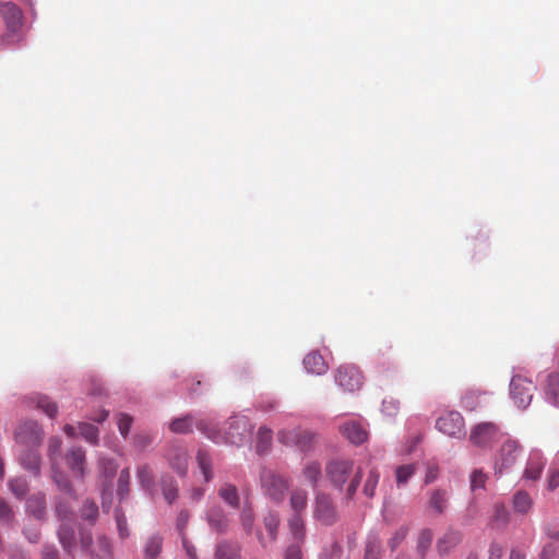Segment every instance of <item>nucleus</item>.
<instances>
[{
	"instance_id": "obj_1",
	"label": "nucleus",
	"mask_w": 559,
	"mask_h": 559,
	"mask_svg": "<svg viewBox=\"0 0 559 559\" xmlns=\"http://www.w3.org/2000/svg\"><path fill=\"white\" fill-rule=\"evenodd\" d=\"M325 477L333 488L352 499L360 485L362 473L360 468L355 469L353 460L337 457L326 463Z\"/></svg>"
},
{
	"instance_id": "obj_2",
	"label": "nucleus",
	"mask_w": 559,
	"mask_h": 559,
	"mask_svg": "<svg viewBox=\"0 0 559 559\" xmlns=\"http://www.w3.org/2000/svg\"><path fill=\"white\" fill-rule=\"evenodd\" d=\"M197 427L213 442H225L236 447L246 444L251 440L252 436V425L248 417L243 415L230 417L227 423V428L224 432H221L214 426L207 424L204 420H200L197 424Z\"/></svg>"
},
{
	"instance_id": "obj_3",
	"label": "nucleus",
	"mask_w": 559,
	"mask_h": 559,
	"mask_svg": "<svg viewBox=\"0 0 559 559\" xmlns=\"http://www.w3.org/2000/svg\"><path fill=\"white\" fill-rule=\"evenodd\" d=\"M260 487L264 496L280 503L289 488V480L272 468L263 466L260 471Z\"/></svg>"
},
{
	"instance_id": "obj_4",
	"label": "nucleus",
	"mask_w": 559,
	"mask_h": 559,
	"mask_svg": "<svg viewBox=\"0 0 559 559\" xmlns=\"http://www.w3.org/2000/svg\"><path fill=\"white\" fill-rule=\"evenodd\" d=\"M504 437L501 428L495 423H479L469 432L468 440L472 445L480 449H490L495 443Z\"/></svg>"
},
{
	"instance_id": "obj_5",
	"label": "nucleus",
	"mask_w": 559,
	"mask_h": 559,
	"mask_svg": "<svg viewBox=\"0 0 559 559\" xmlns=\"http://www.w3.org/2000/svg\"><path fill=\"white\" fill-rule=\"evenodd\" d=\"M534 391L535 385L533 382L526 377L515 372V369H513V374L509 384V393L511 400L519 409H525L530 406Z\"/></svg>"
},
{
	"instance_id": "obj_6",
	"label": "nucleus",
	"mask_w": 559,
	"mask_h": 559,
	"mask_svg": "<svg viewBox=\"0 0 559 559\" xmlns=\"http://www.w3.org/2000/svg\"><path fill=\"white\" fill-rule=\"evenodd\" d=\"M56 514L59 521L61 522L58 528L59 542L62 545L63 549L71 554L73 547L75 546L74 530L71 526V522L73 520V512L66 502L58 501L56 506Z\"/></svg>"
},
{
	"instance_id": "obj_7",
	"label": "nucleus",
	"mask_w": 559,
	"mask_h": 559,
	"mask_svg": "<svg viewBox=\"0 0 559 559\" xmlns=\"http://www.w3.org/2000/svg\"><path fill=\"white\" fill-rule=\"evenodd\" d=\"M521 452L522 448L516 440L510 437L502 439V444L495 456V474L499 476L511 468L515 464Z\"/></svg>"
},
{
	"instance_id": "obj_8",
	"label": "nucleus",
	"mask_w": 559,
	"mask_h": 559,
	"mask_svg": "<svg viewBox=\"0 0 559 559\" xmlns=\"http://www.w3.org/2000/svg\"><path fill=\"white\" fill-rule=\"evenodd\" d=\"M436 428L450 438L461 439L466 435L463 416L456 411H447L436 420Z\"/></svg>"
},
{
	"instance_id": "obj_9",
	"label": "nucleus",
	"mask_w": 559,
	"mask_h": 559,
	"mask_svg": "<svg viewBox=\"0 0 559 559\" xmlns=\"http://www.w3.org/2000/svg\"><path fill=\"white\" fill-rule=\"evenodd\" d=\"M313 519L328 526L336 522V510L328 493L317 492L313 502Z\"/></svg>"
},
{
	"instance_id": "obj_10",
	"label": "nucleus",
	"mask_w": 559,
	"mask_h": 559,
	"mask_svg": "<svg viewBox=\"0 0 559 559\" xmlns=\"http://www.w3.org/2000/svg\"><path fill=\"white\" fill-rule=\"evenodd\" d=\"M335 383L346 392L359 390L362 385L361 372L352 365H344L335 372Z\"/></svg>"
},
{
	"instance_id": "obj_11",
	"label": "nucleus",
	"mask_w": 559,
	"mask_h": 559,
	"mask_svg": "<svg viewBox=\"0 0 559 559\" xmlns=\"http://www.w3.org/2000/svg\"><path fill=\"white\" fill-rule=\"evenodd\" d=\"M338 429L342 436L353 444L359 445L368 440V425L361 418L348 419L341 424Z\"/></svg>"
},
{
	"instance_id": "obj_12",
	"label": "nucleus",
	"mask_w": 559,
	"mask_h": 559,
	"mask_svg": "<svg viewBox=\"0 0 559 559\" xmlns=\"http://www.w3.org/2000/svg\"><path fill=\"white\" fill-rule=\"evenodd\" d=\"M43 439V429L36 421L21 424L15 432V440L24 447L39 445Z\"/></svg>"
},
{
	"instance_id": "obj_13",
	"label": "nucleus",
	"mask_w": 559,
	"mask_h": 559,
	"mask_svg": "<svg viewBox=\"0 0 559 559\" xmlns=\"http://www.w3.org/2000/svg\"><path fill=\"white\" fill-rule=\"evenodd\" d=\"M62 441L59 437H52L49 439L48 455L52 461V478L57 486L64 492L71 495V487L69 481L57 471L53 461L60 454Z\"/></svg>"
},
{
	"instance_id": "obj_14",
	"label": "nucleus",
	"mask_w": 559,
	"mask_h": 559,
	"mask_svg": "<svg viewBox=\"0 0 559 559\" xmlns=\"http://www.w3.org/2000/svg\"><path fill=\"white\" fill-rule=\"evenodd\" d=\"M546 460L540 450H532L530 452L525 469L523 472V478L526 480H537L540 478L543 469L545 467Z\"/></svg>"
},
{
	"instance_id": "obj_15",
	"label": "nucleus",
	"mask_w": 559,
	"mask_h": 559,
	"mask_svg": "<svg viewBox=\"0 0 559 559\" xmlns=\"http://www.w3.org/2000/svg\"><path fill=\"white\" fill-rule=\"evenodd\" d=\"M0 13L5 22L8 31L12 34L19 32L22 25V11L12 2L0 4Z\"/></svg>"
},
{
	"instance_id": "obj_16",
	"label": "nucleus",
	"mask_w": 559,
	"mask_h": 559,
	"mask_svg": "<svg viewBox=\"0 0 559 559\" xmlns=\"http://www.w3.org/2000/svg\"><path fill=\"white\" fill-rule=\"evenodd\" d=\"M66 461L75 477L83 478L85 476V451L82 448H71L66 455Z\"/></svg>"
},
{
	"instance_id": "obj_17",
	"label": "nucleus",
	"mask_w": 559,
	"mask_h": 559,
	"mask_svg": "<svg viewBox=\"0 0 559 559\" xmlns=\"http://www.w3.org/2000/svg\"><path fill=\"white\" fill-rule=\"evenodd\" d=\"M168 462L170 467L181 477H185L188 473V452L181 447L173 448L168 455Z\"/></svg>"
},
{
	"instance_id": "obj_18",
	"label": "nucleus",
	"mask_w": 559,
	"mask_h": 559,
	"mask_svg": "<svg viewBox=\"0 0 559 559\" xmlns=\"http://www.w3.org/2000/svg\"><path fill=\"white\" fill-rule=\"evenodd\" d=\"M205 518L211 530L216 533H224L228 527V518L219 506L211 507Z\"/></svg>"
},
{
	"instance_id": "obj_19",
	"label": "nucleus",
	"mask_w": 559,
	"mask_h": 559,
	"mask_svg": "<svg viewBox=\"0 0 559 559\" xmlns=\"http://www.w3.org/2000/svg\"><path fill=\"white\" fill-rule=\"evenodd\" d=\"M304 367L308 373L318 376L325 373L328 370V365L318 352H312L305 357Z\"/></svg>"
},
{
	"instance_id": "obj_20",
	"label": "nucleus",
	"mask_w": 559,
	"mask_h": 559,
	"mask_svg": "<svg viewBox=\"0 0 559 559\" xmlns=\"http://www.w3.org/2000/svg\"><path fill=\"white\" fill-rule=\"evenodd\" d=\"M31 404L45 413L48 417L53 418L58 413V406L48 396L41 394H33L28 397Z\"/></svg>"
},
{
	"instance_id": "obj_21",
	"label": "nucleus",
	"mask_w": 559,
	"mask_h": 559,
	"mask_svg": "<svg viewBox=\"0 0 559 559\" xmlns=\"http://www.w3.org/2000/svg\"><path fill=\"white\" fill-rule=\"evenodd\" d=\"M219 498L233 509L240 507V497L238 489L231 483H223L218 489Z\"/></svg>"
},
{
	"instance_id": "obj_22",
	"label": "nucleus",
	"mask_w": 559,
	"mask_h": 559,
	"mask_svg": "<svg viewBox=\"0 0 559 559\" xmlns=\"http://www.w3.org/2000/svg\"><path fill=\"white\" fill-rule=\"evenodd\" d=\"M289 534L295 542L294 544H302L306 537L305 522L301 514H293L288 520Z\"/></svg>"
},
{
	"instance_id": "obj_23",
	"label": "nucleus",
	"mask_w": 559,
	"mask_h": 559,
	"mask_svg": "<svg viewBox=\"0 0 559 559\" xmlns=\"http://www.w3.org/2000/svg\"><path fill=\"white\" fill-rule=\"evenodd\" d=\"M163 537L159 534L150 536L143 548V559H159L163 549Z\"/></svg>"
},
{
	"instance_id": "obj_24",
	"label": "nucleus",
	"mask_w": 559,
	"mask_h": 559,
	"mask_svg": "<svg viewBox=\"0 0 559 559\" xmlns=\"http://www.w3.org/2000/svg\"><path fill=\"white\" fill-rule=\"evenodd\" d=\"M308 504V492L302 488H295L289 496V507L293 514H301Z\"/></svg>"
},
{
	"instance_id": "obj_25",
	"label": "nucleus",
	"mask_w": 559,
	"mask_h": 559,
	"mask_svg": "<svg viewBox=\"0 0 559 559\" xmlns=\"http://www.w3.org/2000/svg\"><path fill=\"white\" fill-rule=\"evenodd\" d=\"M197 463L203 475L204 481L210 483L214 478L213 461L211 455L206 451L200 449L197 453Z\"/></svg>"
},
{
	"instance_id": "obj_26",
	"label": "nucleus",
	"mask_w": 559,
	"mask_h": 559,
	"mask_svg": "<svg viewBox=\"0 0 559 559\" xmlns=\"http://www.w3.org/2000/svg\"><path fill=\"white\" fill-rule=\"evenodd\" d=\"M545 400L554 406H559V372L548 376Z\"/></svg>"
},
{
	"instance_id": "obj_27",
	"label": "nucleus",
	"mask_w": 559,
	"mask_h": 559,
	"mask_svg": "<svg viewBox=\"0 0 559 559\" xmlns=\"http://www.w3.org/2000/svg\"><path fill=\"white\" fill-rule=\"evenodd\" d=\"M26 511L38 520H41L46 513L45 496L34 495L26 502Z\"/></svg>"
},
{
	"instance_id": "obj_28",
	"label": "nucleus",
	"mask_w": 559,
	"mask_h": 559,
	"mask_svg": "<svg viewBox=\"0 0 559 559\" xmlns=\"http://www.w3.org/2000/svg\"><path fill=\"white\" fill-rule=\"evenodd\" d=\"M461 542V534L456 531H448L444 535L438 540L437 549L440 555L448 554L451 549H453Z\"/></svg>"
},
{
	"instance_id": "obj_29",
	"label": "nucleus",
	"mask_w": 559,
	"mask_h": 559,
	"mask_svg": "<svg viewBox=\"0 0 559 559\" xmlns=\"http://www.w3.org/2000/svg\"><path fill=\"white\" fill-rule=\"evenodd\" d=\"M302 476L312 487L318 485L322 476L321 464L317 461H308L302 467Z\"/></svg>"
},
{
	"instance_id": "obj_30",
	"label": "nucleus",
	"mask_w": 559,
	"mask_h": 559,
	"mask_svg": "<svg viewBox=\"0 0 559 559\" xmlns=\"http://www.w3.org/2000/svg\"><path fill=\"white\" fill-rule=\"evenodd\" d=\"M21 464L33 474L38 475L40 471V457L35 450H27L20 455Z\"/></svg>"
},
{
	"instance_id": "obj_31",
	"label": "nucleus",
	"mask_w": 559,
	"mask_h": 559,
	"mask_svg": "<svg viewBox=\"0 0 559 559\" xmlns=\"http://www.w3.org/2000/svg\"><path fill=\"white\" fill-rule=\"evenodd\" d=\"M273 431L267 427H260L257 436L255 449L259 454L266 453L272 444Z\"/></svg>"
},
{
	"instance_id": "obj_32",
	"label": "nucleus",
	"mask_w": 559,
	"mask_h": 559,
	"mask_svg": "<svg viewBox=\"0 0 559 559\" xmlns=\"http://www.w3.org/2000/svg\"><path fill=\"white\" fill-rule=\"evenodd\" d=\"M448 492L442 489H436L430 492L429 506L438 514H441L447 509Z\"/></svg>"
},
{
	"instance_id": "obj_33",
	"label": "nucleus",
	"mask_w": 559,
	"mask_h": 559,
	"mask_svg": "<svg viewBox=\"0 0 559 559\" xmlns=\"http://www.w3.org/2000/svg\"><path fill=\"white\" fill-rule=\"evenodd\" d=\"M532 507H533V499L526 491L519 490L514 493L513 509L515 512L525 514L532 509Z\"/></svg>"
},
{
	"instance_id": "obj_34",
	"label": "nucleus",
	"mask_w": 559,
	"mask_h": 559,
	"mask_svg": "<svg viewBox=\"0 0 559 559\" xmlns=\"http://www.w3.org/2000/svg\"><path fill=\"white\" fill-rule=\"evenodd\" d=\"M162 490L164 498L169 504L177 499L178 486L173 477L164 476L162 478Z\"/></svg>"
},
{
	"instance_id": "obj_35",
	"label": "nucleus",
	"mask_w": 559,
	"mask_h": 559,
	"mask_svg": "<svg viewBox=\"0 0 559 559\" xmlns=\"http://www.w3.org/2000/svg\"><path fill=\"white\" fill-rule=\"evenodd\" d=\"M381 555V540L376 534H371L368 537L365 559H380Z\"/></svg>"
},
{
	"instance_id": "obj_36",
	"label": "nucleus",
	"mask_w": 559,
	"mask_h": 559,
	"mask_svg": "<svg viewBox=\"0 0 559 559\" xmlns=\"http://www.w3.org/2000/svg\"><path fill=\"white\" fill-rule=\"evenodd\" d=\"M300 430V427L280 429L277 432V440L286 447L295 448L294 441L298 438Z\"/></svg>"
},
{
	"instance_id": "obj_37",
	"label": "nucleus",
	"mask_w": 559,
	"mask_h": 559,
	"mask_svg": "<svg viewBox=\"0 0 559 559\" xmlns=\"http://www.w3.org/2000/svg\"><path fill=\"white\" fill-rule=\"evenodd\" d=\"M559 487V451L556 453L548 472L547 489L552 491Z\"/></svg>"
},
{
	"instance_id": "obj_38",
	"label": "nucleus",
	"mask_w": 559,
	"mask_h": 559,
	"mask_svg": "<svg viewBox=\"0 0 559 559\" xmlns=\"http://www.w3.org/2000/svg\"><path fill=\"white\" fill-rule=\"evenodd\" d=\"M313 440L314 433L308 429L301 428L298 438L294 441L295 448L302 452H307L311 449Z\"/></svg>"
},
{
	"instance_id": "obj_39",
	"label": "nucleus",
	"mask_w": 559,
	"mask_h": 559,
	"mask_svg": "<svg viewBox=\"0 0 559 559\" xmlns=\"http://www.w3.org/2000/svg\"><path fill=\"white\" fill-rule=\"evenodd\" d=\"M80 435L82 438L91 443L97 444L98 442V428L88 423H80L79 424Z\"/></svg>"
},
{
	"instance_id": "obj_40",
	"label": "nucleus",
	"mask_w": 559,
	"mask_h": 559,
	"mask_svg": "<svg viewBox=\"0 0 559 559\" xmlns=\"http://www.w3.org/2000/svg\"><path fill=\"white\" fill-rule=\"evenodd\" d=\"M136 478L142 488L153 491L154 480L147 465L140 466L136 471Z\"/></svg>"
},
{
	"instance_id": "obj_41",
	"label": "nucleus",
	"mask_w": 559,
	"mask_h": 559,
	"mask_svg": "<svg viewBox=\"0 0 559 559\" xmlns=\"http://www.w3.org/2000/svg\"><path fill=\"white\" fill-rule=\"evenodd\" d=\"M193 420L191 416H185L174 419L169 424V428L176 433H187L192 430Z\"/></svg>"
},
{
	"instance_id": "obj_42",
	"label": "nucleus",
	"mask_w": 559,
	"mask_h": 559,
	"mask_svg": "<svg viewBox=\"0 0 559 559\" xmlns=\"http://www.w3.org/2000/svg\"><path fill=\"white\" fill-rule=\"evenodd\" d=\"M488 476L483 469H474L469 475V486L473 492L484 490Z\"/></svg>"
},
{
	"instance_id": "obj_43",
	"label": "nucleus",
	"mask_w": 559,
	"mask_h": 559,
	"mask_svg": "<svg viewBox=\"0 0 559 559\" xmlns=\"http://www.w3.org/2000/svg\"><path fill=\"white\" fill-rule=\"evenodd\" d=\"M98 550L92 551L93 559H111V549L108 538L102 536L97 539L96 544Z\"/></svg>"
},
{
	"instance_id": "obj_44",
	"label": "nucleus",
	"mask_w": 559,
	"mask_h": 559,
	"mask_svg": "<svg viewBox=\"0 0 559 559\" xmlns=\"http://www.w3.org/2000/svg\"><path fill=\"white\" fill-rule=\"evenodd\" d=\"M415 464H406L399 466L395 471L397 486L406 485L408 479L415 474Z\"/></svg>"
},
{
	"instance_id": "obj_45",
	"label": "nucleus",
	"mask_w": 559,
	"mask_h": 559,
	"mask_svg": "<svg viewBox=\"0 0 559 559\" xmlns=\"http://www.w3.org/2000/svg\"><path fill=\"white\" fill-rule=\"evenodd\" d=\"M432 542V532L428 528L423 530L418 536L417 542V557L424 558L425 551L430 547Z\"/></svg>"
},
{
	"instance_id": "obj_46",
	"label": "nucleus",
	"mask_w": 559,
	"mask_h": 559,
	"mask_svg": "<svg viewBox=\"0 0 559 559\" xmlns=\"http://www.w3.org/2000/svg\"><path fill=\"white\" fill-rule=\"evenodd\" d=\"M379 478H380V475L377 469L372 468L369 471L368 477H367L364 488H362L365 496H367L369 498L374 496L376 488L379 483Z\"/></svg>"
},
{
	"instance_id": "obj_47",
	"label": "nucleus",
	"mask_w": 559,
	"mask_h": 559,
	"mask_svg": "<svg viewBox=\"0 0 559 559\" xmlns=\"http://www.w3.org/2000/svg\"><path fill=\"white\" fill-rule=\"evenodd\" d=\"M241 525L247 533H251L253 523H254V514L251 504L246 501L240 514Z\"/></svg>"
},
{
	"instance_id": "obj_48",
	"label": "nucleus",
	"mask_w": 559,
	"mask_h": 559,
	"mask_svg": "<svg viewBox=\"0 0 559 559\" xmlns=\"http://www.w3.org/2000/svg\"><path fill=\"white\" fill-rule=\"evenodd\" d=\"M129 483H130V472L128 468H124L120 472L118 479V488L117 495L119 500H123L129 493Z\"/></svg>"
},
{
	"instance_id": "obj_49",
	"label": "nucleus",
	"mask_w": 559,
	"mask_h": 559,
	"mask_svg": "<svg viewBox=\"0 0 559 559\" xmlns=\"http://www.w3.org/2000/svg\"><path fill=\"white\" fill-rule=\"evenodd\" d=\"M264 526L266 531L269 532L271 538L274 540L277 536V530L280 525V518L277 513H269L264 518Z\"/></svg>"
},
{
	"instance_id": "obj_50",
	"label": "nucleus",
	"mask_w": 559,
	"mask_h": 559,
	"mask_svg": "<svg viewBox=\"0 0 559 559\" xmlns=\"http://www.w3.org/2000/svg\"><path fill=\"white\" fill-rule=\"evenodd\" d=\"M132 424L133 418L130 415L126 413H120L117 415L118 429L123 438H126L129 435Z\"/></svg>"
},
{
	"instance_id": "obj_51",
	"label": "nucleus",
	"mask_w": 559,
	"mask_h": 559,
	"mask_svg": "<svg viewBox=\"0 0 559 559\" xmlns=\"http://www.w3.org/2000/svg\"><path fill=\"white\" fill-rule=\"evenodd\" d=\"M9 486L13 495L20 499L26 495L28 488L26 480L21 477L10 480Z\"/></svg>"
},
{
	"instance_id": "obj_52",
	"label": "nucleus",
	"mask_w": 559,
	"mask_h": 559,
	"mask_svg": "<svg viewBox=\"0 0 559 559\" xmlns=\"http://www.w3.org/2000/svg\"><path fill=\"white\" fill-rule=\"evenodd\" d=\"M98 515V508L93 501H85L81 509V516L90 522H95Z\"/></svg>"
},
{
	"instance_id": "obj_53",
	"label": "nucleus",
	"mask_w": 559,
	"mask_h": 559,
	"mask_svg": "<svg viewBox=\"0 0 559 559\" xmlns=\"http://www.w3.org/2000/svg\"><path fill=\"white\" fill-rule=\"evenodd\" d=\"M115 519L120 538H128L130 533L127 525V519L120 509L115 510Z\"/></svg>"
},
{
	"instance_id": "obj_54",
	"label": "nucleus",
	"mask_w": 559,
	"mask_h": 559,
	"mask_svg": "<svg viewBox=\"0 0 559 559\" xmlns=\"http://www.w3.org/2000/svg\"><path fill=\"white\" fill-rule=\"evenodd\" d=\"M99 466L102 468V472H103L105 478L109 479V480L116 475L117 469H118V464L114 460H110V459H102L99 461Z\"/></svg>"
},
{
	"instance_id": "obj_55",
	"label": "nucleus",
	"mask_w": 559,
	"mask_h": 559,
	"mask_svg": "<svg viewBox=\"0 0 559 559\" xmlns=\"http://www.w3.org/2000/svg\"><path fill=\"white\" fill-rule=\"evenodd\" d=\"M237 555L236 548L228 545L227 543H221L217 545L215 558L216 559H233Z\"/></svg>"
},
{
	"instance_id": "obj_56",
	"label": "nucleus",
	"mask_w": 559,
	"mask_h": 559,
	"mask_svg": "<svg viewBox=\"0 0 559 559\" xmlns=\"http://www.w3.org/2000/svg\"><path fill=\"white\" fill-rule=\"evenodd\" d=\"M558 550H559V546H558L557 542L549 540L544 545L538 559H552V558H555Z\"/></svg>"
},
{
	"instance_id": "obj_57",
	"label": "nucleus",
	"mask_w": 559,
	"mask_h": 559,
	"mask_svg": "<svg viewBox=\"0 0 559 559\" xmlns=\"http://www.w3.org/2000/svg\"><path fill=\"white\" fill-rule=\"evenodd\" d=\"M399 408H400V403H399V401H396L394 399H385L382 402L381 411L385 416H389V417L395 416L399 412Z\"/></svg>"
},
{
	"instance_id": "obj_58",
	"label": "nucleus",
	"mask_w": 559,
	"mask_h": 559,
	"mask_svg": "<svg viewBox=\"0 0 559 559\" xmlns=\"http://www.w3.org/2000/svg\"><path fill=\"white\" fill-rule=\"evenodd\" d=\"M406 535L407 527H400L397 531H395V533L393 534L389 542V546L392 551H394L401 545V543L405 539Z\"/></svg>"
},
{
	"instance_id": "obj_59",
	"label": "nucleus",
	"mask_w": 559,
	"mask_h": 559,
	"mask_svg": "<svg viewBox=\"0 0 559 559\" xmlns=\"http://www.w3.org/2000/svg\"><path fill=\"white\" fill-rule=\"evenodd\" d=\"M189 519H190V514L187 510H181L179 512V514L177 515L176 530L180 534V537H182V535H186L185 530L188 525Z\"/></svg>"
},
{
	"instance_id": "obj_60",
	"label": "nucleus",
	"mask_w": 559,
	"mask_h": 559,
	"mask_svg": "<svg viewBox=\"0 0 559 559\" xmlns=\"http://www.w3.org/2000/svg\"><path fill=\"white\" fill-rule=\"evenodd\" d=\"M13 519V512L10 506L0 499V522L9 524Z\"/></svg>"
},
{
	"instance_id": "obj_61",
	"label": "nucleus",
	"mask_w": 559,
	"mask_h": 559,
	"mask_svg": "<svg viewBox=\"0 0 559 559\" xmlns=\"http://www.w3.org/2000/svg\"><path fill=\"white\" fill-rule=\"evenodd\" d=\"M153 442V438L150 435L141 433L136 435L133 440V445L138 450H144Z\"/></svg>"
},
{
	"instance_id": "obj_62",
	"label": "nucleus",
	"mask_w": 559,
	"mask_h": 559,
	"mask_svg": "<svg viewBox=\"0 0 559 559\" xmlns=\"http://www.w3.org/2000/svg\"><path fill=\"white\" fill-rule=\"evenodd\" d=\"M341 547L337 544H333L330 548L324 549L319 559H340Z\"/></svg>"
},
{
	"instance_id": "obj_63",
	"label": "nucleus",
	"mask_w": 559,
	"mask_h": 559,
	"mask_svg": "<svg viewBox=\"0 0 559 559\" xmlns=\"http://www.w3.org/2000/svg\"><path fill=\"white\" fill-rule=\"evenodd\" d=\"M301 544H292L284 554V559H302Z\"/></svg>"
},
{
	"instance_id": "obj_64",
	"label": "nucleus",
	"mask_w": 559,
	"mask_h": 559,
	"mask_svg": "<svg viewBox=\"0 0 559 559\" xmlns=\"http://www.w3.org/2000/svg\"><path fill=\"white\" fill-rule=\"evenodd\" d=\"M182 546L186 550V554L189 559H197V549L187 539L186 535L181 537Z\"/></svg>"
}]
</instances>
